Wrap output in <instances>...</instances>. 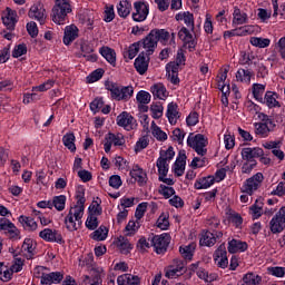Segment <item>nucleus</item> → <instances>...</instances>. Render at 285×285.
Segmentation results:
<instances>
[{
    "mask_svg": "<svg viewBox=\"0 0 285 285\" xmlns=\"http://www.w3.org/2000/svg\"><path fill=\"white\" fill-rule=\"evenodd\" d=\"M170 39V32L166 29H153L149 35L142 39V48L146 50V56L150 57L157 50V43L166 46Z\"/></svg>",
    "mask_w": 285,
    "mask_h": 285,
    "instance_id": "obj_1",
    "label": "nucleus"
},
{
    "mask_svg": "<svg viewBox=\"0 0 285 285\" xmlns=\"http://www.w3.org/2000/svg\"><path fill=\"white\" fill-rule=\"evenodd\" d=\"M105 88L109 90L110 97L115 101H130V98L135 95L132 86L124 87L117 82L106 81Z\"/></svg>",
    "mask_w": 285,
    "mask_h": 285,
    "instance_id": "obj_2",
    "label": "nucleus"
},
{
    "mask_svg": "<svg viewBox=\"0 0 285 285\" xmlns=\"http://www.w3.org/2000/svg\"><path fill=\"white\" fill-rule=\"evenodd\" d=\"M72 12L70 0H55V6L51 10V19L53 23L63 26L68 21V14Z\"/></svg>",
    "mask_w": 285,
    "mask_h": 285,
    "instance_id": "obj_3",
    "label": "nucleus"
},
{
    "mask_svg": "<svg viewBox=\"0 0 285 285\" xmlns=\"http://www.w3.org/2000/svg\"><path fill=\"white\" fill-rule=\"evenodd\" d=\"M187 146L193 148L197 155L204 157V155L208 153V149H206V146H208V138H206V136L203 134H197L195 136L190 134L187 138Z\"/></svg>",
    "mask_w": 285,
    "mask_h": 285,
    "instance_id": "obj_4",
    "label": "nucleus"
},
{
    "mask_svg": "<svg viewBox=\"0 0 285 285\" xmlns=\"http://www.w3.org/2000/svg\"><path fill=\"white\" fill-rule=\"evenodd\" d=\"M175 157V149L173 146L168 147L167 150L160 151V157L157 159L156 166L158 168L159 177L168 175V161Z\"/></svg>",
    "mask_w": 285,
    "mask_h": 285,
    "instance_id": "obj_5",
    "label": "nucleus"
},
{
    "mask_svg": "<svg viewBox=\"0 0 285 285\" xmlns=\"http://www.w3.org/2000/svg\"><path fill=\"white\" fill-rule=\"evenodd\" d=\"M77 204L70 208L68 215L75 217V222H78V226H81V219L83 218V210L86 205V193L79 190L76 195Z\"/></svg>",
    "mask_w": 285,
    "mask_h": 285,
    "instance_id": "obj_6",
    "label": "nucleus"
},
{
    "mask_svg": "<svg viewBox=\"0 0 285 285\" xmlns=\"http://www.w3.org/2000/svg\"><path fill=\"white\" fill-rule=\"evenodd\" d=\"M262 181H264V174H255L244 183L242 193H246V195H253V193L258 190V188L262 186Z\"/></svg>",
    "mask_w": 285,
    "mask_h": 285,
    "instance_id": "obj_7",
    "label": "nucleus"
},
{
    "mask_svg": "<svg viewBox=\"0 0 285 285\" xmlns=\"http://www.w3.org/2000/svg\"><path fill=\"white\" fill-rule=\"evenodd\" d=\"M170 244V234L156 235L151 238V246H154L157 255H164L168 250Z\"/></svg>",
    "mask_w": 285,
    "mask_h": 285,
    "instance_id": "obj_8",
    "label": "nucleus"
},
{
    "mask_svg": "<svg viewBox=\"0 0 285 285\" xmlns=\"http://www.w3.org/2000/svg\"><path fill=\"white\" fill-rule=\"evenodd\" d=\"M178 39L183 41L184 48H187L189 52H195V48H197V37H194L188 28H180L178 31Z\"/></svg>",
    "mask_w": 285,
    "mask_h": 285,
    "instance_id": "obj_9",
    "label": "nucleus"
},
{
    "mask_svg": "<svg viewBox=\"0 0 285 285\" xmlns=\"http://www.w3.org/2000/svg\"><path fill=\"white\" fill-rule=\"evenodd\" d=\"M117 126L124 128L125 130H135L137 128V119L132 117L128 111H122L120 115L117 116Z\"/></svg>",
    "mask_w": 285,
    "mask_h": 285,
    "instance_id": "obj_10",
    "label": "nucleus"
},
{
    "mask_svg": "<svg viewBox=\"0 0 285 285\" xmlns=\"http://www.w3.org/2000/svg\"><path fill=\"white\" fill-rule=\"evenodd\" d=\"M39 237L43 239L45 242H55L56 244H66V240L63 239V236H61V233L57 229H50V228H45L39 233Z\"/></svg>",
    "mask_w": 285,
    "mask_h": 285,
    "instance_id": "obj_11",
    "label": "nucleus"
},
{
    "mask_svg": "<svg viewBox=\"0 0 285 285\" xmlns=\"http://www.w3.org/2000/svg\"><path fill=\"white\" fill-rule=\"evenodd\" d=\"M228 252H226V244H220L214 253V261L218 268L228 267Z\"/></svg>",
    "mask_w": 285,
    "mask_h": 285,
    "instance_id": "obj_12",
    "label": "nucleus"
},
{
    "mask_svg": "<svg viewBox=\"0 0 285 285\" xmlns=\"http://www.w3.org/2000/svg\"><path fill=\"white\" fill-rule=\"evenodd\" d=\"M28 17L30 19H36V21H39L40 26H43V23H46V8H43L41 2H38L31 6Z\"/></svg>",
    "mask_w": 285,
    "mask_h": 285,
    "instance_id": "obj_13",
    "label": "nucleus"
},
{
    "mask_svg": "<svg viewBox=\"0 0 285 285\" xmlns=\"http://www.w3.org/2000/svg\"><path fill=\"white\" fill-rule=\"evenodd\" d=\"M148 63H150V56L146 55L145 51H141L138 57L136 58L134 66L138 73L146 75L148 72Z\"/></svg>",
    "mask_w": 285,
    "mask_h": 285,
    "instance_id": "obj_14",
    "label": "nucleus"
},
{
    "mask_svg": "<svg viewBox=\"0 0 285 285\" xmlns=\"http://www.w3.org/2000/svg\"><path fill=\"white\" fill-rule=\"evenodd\" d=\"M240 155L244 161H255L254 159L264 157V149L259 147H254V148L245 147L242 149Z\"/></svg>",
    "mask_w": 285,
    "mask_h": 285,
    "instance_id": "obj_15",
    "label": "nucleus"
},
{
    "mask_svg": "<svg viewBox=\"0 0 285 285\" xmlns=\"http://www.w3.org/2000/svg\"><path fill=\"white\" fill-rule=\"evenodd\" d=\"M135 12L132 13L134 21H146L148 17V4L141 1L134 3Z\"/></svg>",
    "mask_w": 285,
    "mask_h": 285,
    "instance_id": "obj_16",
    "label": "nucleus"
},
{
    "mask_svg": "<svg viewBox=\"0 0 285 285\" xmlns=\"http://www.w3.org/2000/svg\"><path fill=\"white\" fill-rule=\"evenodd\" d=\"M129 175L132 179L137 180L138 186H146V184H148V175L139 165H134Z\"/></svg>",
    "mask_w": 285,
    "mask_h": 285,
    "instance_id": "obj_17",
    "label": "nucleus"
},
{
    "mask_svg": "<svg viewBox=\"0 0 285 285\" xmlns=\"http://www.w3.org/2000/svg\"><path fill=\"white\" fill-rule=\"evenodd\" d=\"M179 63L177 62H169L166 66L167 70V77L174 86H177L179 83Z\"/></svg>",
    "mask_w": 285,
    "mask_h": 285,
    "instance_id": "obj_18",
    "label": "nucleus"
},
{
    "mask_svg": "<svg viewBox=\"0 0 285 285\" xmlns=\"http://www.w3.org/2000/svg\"><path fill=\"white\" fill-rule=\"evenodd\" d=\"M227 250L230 254L244 253L245 250H248V243L233 238L228 242Z\"/></svg>",
    "mask_w": 285,
    "mask_h": 285,
    "instance_id": "obj_19",
    "label": "nucleus"
},
{
    "mask_svg": "<svg viewBox=\"0 0 285 285\" xmlns=\"http://www.w3.org/2000/svg\"><path fill=\"white\" fill-rule=\"evenodd\" d=\"M186 151H179L174 164L175 175H177V177H181V175H184V170H186Z\"/></svg>",
    "mask_w": 285,
    "mask_h": 285,
    "instance_id": "obj_20",
    "label": "nucleus"
},
{
    "mask_svg": "<svg viewBox=\"0 0 285 285\" xmlns=\"http://www.w3.org/2000/svg\"><path fill=\"white\" fill-rule=\"evenodd\" d=\"M63 279V275L61 272H51L49 274H43L41 276V284L50 285V284H59Z\"/></svg>",
    "mask_w": 285,
    "mask_h": 285,
    "instance_id": "obj_21",
    "label": "nucleus"
},
{
    "mask_svg": "<svg viewBox=\"0 0 285 285\" xmlns=\"http://www.w3.org/2000/svg\"><path fill=\"white\" fill-rule=\"evenodd\" d=\"M179 106L177 105V102H170L167 107V118L168 121L171 126H175V124H177V119H179V110H178Z\"/></svg>",
    "mask_w": 285,
    "mask_h": 285,
    "instance_id": "obj_22",
    "label": "nucleus"
},
{
    "mask_svg": "<svg viewBox=\"0 0 285 285\" xmlns=\"http://www.w3.org/2000/svg\"><path fill=\"white\" fill-rule=\"evenodd\" d=\"M100 55L110 63L111 66H117V53L115 52V49L110 47H102L99 50Z\"/></svg>",
    "mask_w": 285,
    "mask_h": 285,
    "instance_id": "obj_23",
    "label": "nucleus"
},
{
    "mask_svg": "<svg viewBox=\"0 0 285 285\" xmlns=\"http://www.w3.org/2000/svg\"><path fill=\"white\" fill-rule=\"evenodd\" d=\"M117 283L118 285H139L141 284V279L139 276H135L132 274H124L118 276Z\"/></svg>",
    "mask_w": 285,
    "mask_h": 285,
    "instance_id": "obj_24",
    "label": "nucleus"
},
{
    "mask_svg": "<svg viewBox=\"0 0 285 285\" xmlns=\"http://www.w3.org/2000/svg\"><path fill=\"white\" fill-rule=\"evenodd\" d=\"M262 283V276L254 273H247L244 275L243 281L238 282V285H259Z\"/></svg>",
    "mask_w": 285,
    "mask_h": 285,
    "instance_id": "obj_25",
    "label": "nucleus"
},
{
    "mask_svg": "<svg viewBox=\"0 0 285 285\" xmlns=\"http://www.w3.org/2000/svg\"><path fill=\"white\" fill-rule=\"evenodd\" d=\"M77 27L70 26L67 27L65 30V36H63V43L65 46H70L75 39H77Z\"/></svg>",
    "mask_w": 285,
    "mask_h": 285,
    "instance_id": "obj_26",
    "label": "nucleus"
},
{
    "mask_svg": "<svg viewBox=\"0 0 285 285\" xmlns=\"http://www.w3.org/2000/svg\"><path fill=\"white\" fill-rule=\"evenodd\" d=\"M215 184V176L203 177L195 183L196 190H202L204 188H210Z\"/></svg>",
    "mask_w": 285,
    "mask_h": 285,
    "instance_id": "obj_27",
    "label": "nucleus"
},
{
    "mask_svg": "<svg viewBox=\"0 0 285 285\" xmlns=\"http://www.w3.org/2000/svg\"><path fill=\"white\" fill-rule=\"evenodd\" d=\"M85 284L89 285H101V273L97 268L91 269V278L90 276H85Z\"/></svg>",
    "mask_w": 285,
    "mask_h": 285,
    "instance_id": "obj_28",
    "label": "nucleus"
},
{
    "mask_svg": "<svg viewBox=\"0 0 285 285\" xmlns=\"http://www.w3.org/2000/svg\"><path fill=\"white\" fill-rule=\"evenodd\" d=\"M117 10H118L119 17H122V19H126V17L130 14V10H132V4L128 0H122L119 2Z\"/></svg>",
    "mask_w": 285,
    "mask_h": 285,
    "instance_id": "obj_29",
    "label": "nucleus"
},
{
    "mask_svg": "<svg viewBox=\"0 0 285 285\" xmlns=\"http://www.w3.org/2000/svg\"><path fill=\"white\" fill-rule=\"evenodd\" d=\"M200 246H215V244H217V238L215 237L214 233L210 232H205L203 233L202 237H200Z\"/></svg>",
    "mask_w": 285,
    "mask_h": 285,
    "instance_id": "obj_30",
    "label": "nucleus"
},
{
    "mask_svg": "<svg viewBox=\"0 0 285 285\" xmlns=\"http://www.w3.org/2000/svg\"><path fill=\"white\" fill-rule=\"evenodd\" d=\"M106 141H110V144L114 146H125L126 145V138H124L122 134H112L109 132L106 137H105Z\"/></svg>",
    "mask_w": 285,
    "mask_h": 285,
    "instance_id": "obj_31",
    "label": "nucleus"
},
{
    "mask_svg": "<svg viewBox=\"0 0 285 285\" xmlns=\"http://www.w3.org/2000/svg\"><path fill=\"white\" fill-rule=\"evenodd\" d=\"M22 252L27 253V259H32L35 257V242L32 238H26L22 244Z\"/></svg>",
    "mask_w": 285,
    "mask_h": 285,
    "instance_id": "obj_32",
    "label": "nucleus"
},
{
    "mask_svg": "<svg viewBox=\"0 0 285 285\" xmlns=\"http://www.w3.org/2000/svg\"><path fill=\"white\" fill-rule=\"evenodd\" d=\"M269 228L274 235L277 233H282V230H284L285 228V223L284 220H281V218H278L277 216H274L269 222Z\"/></svg>",
    "mask_w": 285,
    "mask_h": 285,
    "instance_id": "obj_33",
    "label": "nucleus"
},
{
    "mask_svg": "<svg viewBox=\"0 0 285 285\" xmlns=\"http://www.w3.org/2000/svg\"><path fill=\"white\" fill-rule=\"evenodd\" d=\"M253 77V71L248 69H238L236 72V81H242L243 83H250Z\"/></svg>",
    "mask_w": 285,
    "mask_h": 285,
    "instance_id": "obj_34",
    "label": "nucleus"
},
{
    "mask_svg": "<svg viewBox=\"0 0 285 285\" xmlns=\"http://www.w3.org/2000/svg\"><path fill=\"white\" fill-rule=\"evenodd\" d=\"M249 213L253 219H259V217L264 215V204L256 200V203L249 207Z\"/></svg>",
    "mask_w": 285,
    "mask_h": 285,
    "instance_id": "obj_35",
    "label": "nucleus"
},
{
    "mask_svg": "<svg viewBox=\"0 0 285 285\" xmlns=\"http://www.w3.org/2000/svg\"><path fill=\"white\" fill-rule=\"evenodd\" d=\"M108 237V229L106 226L101 225L91 234V239L95 242H104Z\"/></svg>",
    "mask_w": 285,
    "mask_h": 285,
    "instance_id": "obj_36",
    "label": "nucleus"
},
{
    "mask_svg": "<svg viewBox=\"0 0 285 285\" xmlns=\"http://www.w3.org/2000/svg\"><path fill=\"white\" fill-rule=\"evenodd\" d=\"M118 247L120 248L122 255H128V253L132 250V244H130V240L124 236L118 238Z\"/></svg>",
    "mask_w": 285,
    "mask_h": 285,
    "instance_id": "obj_37",
    "label": "nucleus"
},
{
    "mask_svg": "<svg viewBox=\"0 0 285 285\" xmlns=\"http://www.w3.org/2000/svg\"><path fill=\"white\" fill-rule=\"evenodd\" d=\"M139 48H144V40L132 43L125 52V58L128 57V59H132L134 57H137Z\"/></svg>",
    "mask_w": 285,
    "mask_h": 285,
    "instance_id": "obj_38",
    "label": "nucleus"
},
{
    "mask_svg": "<svg viewBox=\"0 0 285 285\" xmlns=\"http://www.w3.org/2000/svg\"><path fill=\"white\" fill-rule=\"evenodd\" d=\"M19 223L22 224L24 228L28 230H37V223L35 218L28 217V216H20Z\"/></svg>",
    "mask_w": 285,
    "mask_h": 285,
    "instance_id": "obj_39",
    "label": "nucleus"
},
{
    "mask_svg": "<svg viewBox=\"0 0 285 285\" xmlns=\"http://www.w3.org/2000/svg\"><path fill=\"white\" fill-rule=\"evenodd\" d=\"M13 273L14 269H10L8 266H6V264L0 263V275H2L0 277L1 282H10V279H12Z\"/></svg>",
    "mask_w": 285,
    "mask_h": 285,
    "instance_id": "obj_40",
    "label": "nucleus"
},
{
    "mask_svg": "<svg viewBox=\"0 0 285 285\" xmlns=\"http://www.w3.org/2000/svg\"><path fill=\"white\" fill-rule=\"evenodd\" d=\"M179 253L184 257V259H193V253H195V244H189L187 246H180Z\"/></svg>",
    "mask_w": 285,
    "mask_h": 285,
    "instance_id": "obj_41",
    "label": "nucleus"
},
{
    "mask_svg": "<svg viewBox=\"0 0 285 285\" xmlns=\"http://www.w3.org/2000/svg\"><path fill=\"white\" fill-rule=\"evenodd\" d=\"M255 134L258 135V137H268L271 134V129L268 128V125L264 122H255Z\"/></svg>",
    "mask_w": 285,
    "mask_h": 285,
    "instance_id": "obj_42",
    "label": "nucleus"
},
{
    "mask_svg": "<svg viewBox=\"0 0 285 285\" xmlns=\"http://www.w3.org/2000/svg\"><path fill=\"white\" fill-rule=\"evenodd\" d=\"M266 90V86L262 85V83H254L253 85V95L254 98L256 99V101H264V92Z\"/></svg>",
    "mask_w": 285,
    "mask_h": 285,
    "instance_id": "obj_43",
    "label": "nucleus"
},
{
    "mask_svg": "<svg viewBox=\"0 0 285 285\" xmlns=\"http://www.w3.org/2000/svg\"><path fill=\"white\" fill-rule=\"evenodd\" d=\"M151 94L154 97H157V99H166V87H164L163 83H157L151 87Z\"/></svg>",
    "mask_w": 285,
    "mask_h": 285,
    "instance_id": "obj_44",
    "label": "nucleus"
},
{
    "mask_svg": "<svg viewBox=\"0 0 285 285\" xmlns=\"http://www.w3.org/2000/svg\"><path fill=\"white\" fill-rule=\"evenodd\" d=\"M62 142L70 150L71 153H75L77 150V146H75V134H67L62 137Z\"/></svg>",
    "mask_w": 285,
    "mask_h": 285,
    "instance_id": "obj_45",
    "label": "nucleus"
},
{
    "mask_svg": "<svg viewBox=\"0 0 285 285\" xmlns=\"http://www.w3.org/2000/svg\"><path fill=\"white\" fill-rule=\"evenodd\" d=\"M249 41L256 48H268L271 46V39L268 38L252 37Z\"/></svg>",
    "mask_w": 285,
    "mask_h": 285,
    "instance_id": "obj_46",
    "label": "nucleus"
},
{
    "mask_svg": "<svg viewBox=\"0 0 285 285\" xmlns=\"http://www.w3.org/2000/svg\"><path fill=\"white\" fill-rule=\"evenodd\" d=\"M265 104L269 108H279V101L275 98V92L273 91H267L265 94Z\"/></svg>",
    "mask_w": 285,
    "mask_h": 285,
    "instance_id": "obj_47",
    "label": "nucleus"
},
{
    "mask_svg": "<svg viewBox=\"0 0 285 285\" xmlns=\"http://www.w3.org/2000/svg\"><path fill=\"white\" fill-rule=\"evenodd\" d=\"M247 21H248V16L246 13H242V11L238 8H235L234 23H237L238 26H243V23H246Z\"/></svg>",
    "mask_w": 285,
    "mask_h": 285,
    "instance_id": "obj_48",
    "label": "nucleus"
},
{
    "mask_svg": "<svg viewBox=\"0 0 285 285\" xmlns=\"http://www.w3.org/2000/svg\"><path fill=\"white\" fill-rule=\"evenodd\" d=\"M153 135L158 141H166V139H168V135L155 125V121H153Z\"/></svg>",
    "mask_w": 285,
    "mask_h": 285,
    "instance_id": "obj_49",
    "label": "nucleus"
},
{
    "mask_svg": "<svg viewBox=\"0 0 285 285\" xmlns=\"http://www.w3.org/2000/svg\"><path fill=\"white\" fill-rule=\"evenodd\" d=\"M171 268L178 271V273L183 274L186 273V261L174 258L171 265H169Z\"/></svg>",
    "mask_w": 285,
    "mask_h": 285,
    "instance_id": "obj_50",
    "label": "nucleus"
},
{
    "mask_svg": "<svg viewBox=\"0 0 285 285\" xmlns=\"http://www.w3.org/2000/svg\"><path fill=\"white\" fill-rule=\"evenodd\" d=\"M150 110L154 119H161L164 116V106H161V102L151 105Z\"/></svg>",
    "mask_w": 285,
    "mask_h": 285,
    "instance_id": "obj_51",
    "label": "nucleus"
},
{
    "mask_svg": "<svg viewBox=\"0 0 285 285\" xmlns=\"http://www.w3.org/2000/svg\"><path fill=\"white\" fill-rule=\"evenodd\" d=\"M52 207H56V210H63L66 208V196L60 195V196H56L52 199Z\"/></svg>",
    "mask_w": 285,
    "mask_h": 285,
    "instance_id": "obj_52",
    "label": "nucleus"
},
{
    "mask_svg": "<svg viewBox=\"0 0 285 285\" xmlns=\"http://www.w3.org/2000/svg\"><path fill=\"white\" fill-rule=\"evenodd\" d=\"M184 137H186V131L181 128H176L173 130L171 139L173 141H177V144H184Z\"/></svg>",
    "mask_w": 285,
    "mask_h": 285,
    "instance_id": "obj_53",
    "label": "nucleus"
},
{
    "mask_svg": "<svg viewBox=\"0 0 285 285\" xmlns=\"http://www.w3.org/2000/svg\"><path fill=\"white\" fill-rule=\"evenodd\" d=\"M183 21L191 32H195V17L190 12H184Z\"/></svg>",
    "mask_w": 285,
    "mask_h": 285,
    "instance_id": "obj_54",
    "label": "nucleus"
},
{
    "mask_svg": "<svg viewBox=\"0 0 285 285\" xmlns=\"http://www.w3.org/2000/svg\"><path fill=\"white\" fill-rule=\"evenodd\" d=\"M11 228H14V223L10 222L8 218H0V230H3L6 236L9 234Z\"/></svg>",
    "mask_w": 285,
    "mask_h": 285,
    "instance_id": "obj_55",
    "label": "nucleus"
},
{
    "mask_svg": "<svg viewBox=\"0 0 285 285\" xmlns=\"http://www.w3.org/2000/svg\"><path fill=\"white\" fill-rule=\"evenodd\" d=\"M150 99H151V96L150 94H148V91H139L136 96V100L138 101V104L140 105H148L150 104Z\"/></svg>",
    "mask_w": 285,
    "mask_h": 285,
    "instance_id": "obj_56",
    "label": "nucleus"
},
{
    "mask_svg": "<svg viewBox=\"0 0 285 285\" xmlns=\"http://www.w3.org/2000/svg\"><path fill=\"white\" fill-rule=\"evenodd\" d=\"M66 228L70 230V233H75L78 229L77 223L75 222V216L72 214H68L65 218Z\"/></svg>",
    "mask_w": 285,
    "mask_h": 285,
    "instance_id": "obj_57",
    "label": "nucleus"
},
{
    "mask_svg": "<svg viewBox=\"0 0 285 285\" xmlns=\"http://www.w3.org/2000/svg\"><path fill=\"white\" fill-rule=\"evenodd\" d=\"M105 18L104 21H106V23H110V21H112L115 19V6L110 4V6H106L105 7Z\"/></svg>",
    "mask_w": 285,
    "mask_h": 285,
    "instance_id": "obj_58",
    "label": "nucleus"
},
{
    "mask_svg": "<svg viewBox=\"0 0 285 285\" xmlns=\"http://www.w3.org/2000/svg\"><path fill=\"white\" fill-rule=\"evenodd\" d=\"M158 193L159 195H163L165 199H170V197L175 195V188L168 187L166 185H160Z\"/></svg>",
    "mask_w": 285,
    "mask_h": 285,
    "instance_id": "obj_59",
    "label": "nucleus"
},
{
    "mask_svg": "<svg viewBox=\"0 0 285 285\" xmlns=\"http://www.w3.org/2000/svg\"><path fill=\"white\" fill-rule=\"evenodd\" d=\"M98 226H99V220L97 219V216L89 214L86 220V227L89 230H96Z\"/></svg>",
    "mask_w": 285,
    "mask_h": 285,
    "instance_id": "obj_60",
    "label": "nucleus"
},
{
    "mask_svg": "<svg viewBox=\"0 0 285 285\" xmlns=\"http://www.w3.org/2000/svg\"><path fill=\"white\" fill-rule=\"evenodd\" d=\"M27 52H28V47L26 46V43L18 45L14 47L12 51V57L14 59H19V57H22V55H26Z\"/></svg>",
    "mask_w": 285,
    "mask_h": 285,
    "instance_id": "obj_61",
    "label": "nucleus"
},
{
    "mask_svg": "<svg viewBox=\"0 0 285 285\" xmlns=\"http://www.w3.org/2000/svg\"><path fill=\"white\" fill-rule=\"evenodd\" d=\"M104 72H106V71L101 68L92 71L90 73V76L87 78V79H89V83H95V81H99V79H101V77H104Z\"/></svg>",
    "mask_w": 285,
    "mask_h": 285,
    "instance_id": "obj_62",
    "label": "nucleus"
},
{
    "mask_svg": "<svg viewBox=\"0 0 285 285\" xmlns=\"http://www.w3.org/2000/svg\"><path fill=\"white\" fill-rule=\"evenodd\" d=\"M2 22L7 30H14V26H17V19L10 16L2 17Z\"/></svg>",
    "mask_w": 285,
    "mask_h": 285,
    "instance_id": "obj_63",
    "label": "nucleus"
},
{
    "mask_svg": "<svg viewBox=\"0 0 285 285\" xmlns=\"http://www.w3.org/2000/svg\"><path fill=\"white\" fill-rule=\"evenodd\" d=\"M268 273L274 277H284L285 267H268Z\"/></svg>",
    "mask_w": 285,
    "mask_h": 285,
    "instance_id": "obj_64",
    "label": "nucleus"
}]
</instances>
